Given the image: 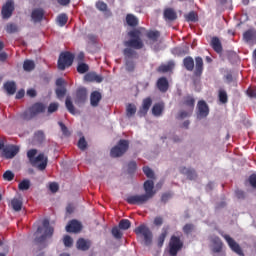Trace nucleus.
<instances>
[{
  "label": "nucleus",
  "instance_id": "1",
  "mask_svg": "<svg viewBox=\"0 0 256 256\" xmlns=\"http://www.w3.org/2000/svg\"><path fill=\"white\" fill-rule=\"evenodd\" d=\"M128 36L130 37V40L124 41V47L126 48L123 50V55L126 59H137V51L134 49L139 50L145 47V44L141 39V31L131 30L128 32Z\"/></svg>",
  "mask_w": 256,
  "mask_h": 256
},
{
  "label": "nucleus",
  "instance_id": "2",
  "mask_svg": "<svg viewBox=\"0 0 256 256\" xmlns=\"http://www.w3.org/2000/svg\"><path fill=\"white\" fill-rule=\"evenodd\" d=\"M144 191L145 194L142 195H131L126 198V202L129 205H145L150 199L155 197V182L153 180H146L144 182Z\"/></svg>",
  "mask_w": 256,
  "mask_h": 256
},
{
  "label": "nucleus",
  "instance_id": "3",
  "mask_svg": "<svg viewBox=\"0 0 256 256\" xmlns=\"http://www.w3.org/2000/svg\"><path fill=\"white\" fill-rule=\"evenodd\" d=\"M35 155H37V149H31L27 152V157L31 165L35 167L38 163H40L37 165V169H39V171H45L48 163L46 155L44 153H40L37 157H35Z\"/></svg>",
  "mask_w": 256,
  "mask_h": 256
},
{
  "label": "nucleus",
  "instance_id": "4",
  "mask_svg": "<svg viewBox=\"0 0 256 256\" xmlns=\"http://www.w3.org/2000/svg\"><path fill=\"white\" fill-rule=\"evenodd\" d=\"M42 225H43V227L39 226L35 233V235H37L39 233H43V229H44L43 235H41L40 237H36L34 240L35 243H37V244L45 243V239H47V237H53L54 229H53V227H51L49 220L44 219L42 222Z\"/></svg>",
  "mask_w": 256,
  "mask_h": 256
},
{
  "label": "nucleus",
  "instance_id": "5",
  "mask_svg": "<svg viewBox=\"0 0 256 256\" xmlns=\"http://www.w3.org/2000/svg\"><path fill=\"white\" fill-rule=\"evenodd\" d=\"M46 109L47 107L45 106V104L37 102L33 104L28 111L22 114V118L26 121H29V119H33V117H37V115L45 113Z\"/></svg>",
  "mask_w": 256,
  "mask_h": 256
},
{
  "label": "nucleus",
  "instance_id": "6",
  "mask_svg": "<svg viewBox=\"0 0 256 256\" xmlns=\"http://www.w3.org/2000/svg\"><path fill=\"white\" fill-rule=\"evenodd\" d=\"M127 151H129V141L121 139L120 141H118L117 145H115L110 150V156L114 159L117 157H123V155L126 154Z\"/></svg>",
  "mask_w": 256,
  "mask_h": 256
},
{
  "label": "nucleus",
  "instance_id": "7",
  "mask_svg": "<svg viewBox=\"0 0 256 256\" xmlns=\"http://www.w3.org/2000/svg\"><path fill=\"white\" fill-rule=\"evenodd\" d=\"M134 233H136L138 237L144 238L145 245H151V243H153V232H151L147 225L142 224L136 227Z\"/></svg>",
  "mask_w": 256,
  "mask_h": 256
},
{
  "label": "nucleus",
  "instance_id": "8",
  "mask_svg": "<svg viewBox=\"0 0 256 256\" xmlns=\"http://www.w3.org/2000/svg\"><path fill=\"white\" fill-rule=\"evenodd\" d=\"M74 59L75 55L71 52H62L58 59V69L60 71H65L67 67H71L73 65Z\"/></svg>",
  "mask_w": 256,
  "mask_h": 256
},
{
  "label": "nucleus",
  "instance_id": "9",
  "mask_svg": "<svg viewBox=\"0 0 256 256\" xmlns=\"http://www.w3.org/2000/svg\"><path fill=\"white\" fill-rule=\"evenodd\" d=\"M183 249V241L179 236H171L169 242V255L170 256H177V253Z\"/></svg>",
  "mask_w": 256,
  "mask_h": 256
},
{
  "label": "nucleus",
  "instance_id": "10",
  "mask_svg": "<svg viewBox=\"0 0 256 256\" xmlns=\"http://www.w3.org/2000/svg\"><path fill=\"white\" fill-rule=\"evenodd\" d=\"M220 235L223 237V239H225L231 251L236 253V255L245 256V253H243V249L241 248L239 243L235 241V239L231 238V236H229L228 234H224L223 232H221Z\"/></svg>",
  "mask_w": 256,
  "mask_h": 256
},
{
  "label": "nucleus",
  "instance_id": "11",
  "mask_svg": "<svg viewBox=\"0 0 256 256\" xmlns=\"http://www.w3.org/2000/svg\"><path fill=\"white\" fill-rule=\"evenodd\" d=\"M197 118L198 119H205L209 115V105H207V102L205 100L198 101L197 104Z\"/></svg>",
  "mask_w": 256,
  "mask_h": 256
},
{
  "label": "nucleus",
  "instance_id": "12",
  "mask_svg": "<svg viewBox=\"0 0 256 256\" xmlns=\"http://www.w3.org/2000/svg\"><path fill=\"white\" fill-rule=\"evenodd\" d=\"M13 11H15V3L13 2V0H8L2 7L1 13L3 19H9V17L13 15Z\"/></svg>",
  "mask_w": 256,
  "mask_h": 256
},
{
  "label": "nucleus",
  "instance_id": "13",
  "mask_svg": "<svg viewBox=\"0 0 256 256\" xmlns=\"http://www.w3.org/2000/svg\"><path fill=\"white\" fill-rule=\"evenodd\" d=\"M83 230V224L78 220H71L66 226L67 233H81Z\"/></svg>",
  "mask_w": 256,
  "mask_h": 256
},
{
  "label": "nucleus",
  "instance_id": "14",
  "mask_svg": "<svg viewBox=\"0 0 256 256\" xmlns=\"http://www.w3.org/2000/svg\"><path fill=\"white\" fill-rule=\"evenodd\" d=\"M151 105H153V100L151 97H147L142 101V107L138 111L139 117H145L147 113H149V109H151Z\"/></svg>",
  "mask_w": 256,
  "mask_h": 256
},
{
  "label": "nucleus",
  "instance_id": "15",
  "mask_svg": "<svg viewBox=\"0 0 256 256\" xmlns=\"http://www.w3.org/2000/svg\"><path fill=\"white\" fill-rule=\"evenodd\" d=\"M17 153H19V146L10 145L3 149L2 156H4L5 159H13Z\"/></svg>",
  "mask_w": 256,
  "mask_h": 256
},
{
  "label": "nucleus",
  "instance_id": "16",
  "mask_svg": "<svg viewBox=\"0 0 256 256\" xmlns=\"http://www.w3.org/2000/svg\"><path fill=\"white\" fill-rule=\"evenodd\" d=\"M243 39L246 43L256 45V29L250 28L243 33Z\"/></svg>",
  "mask_w": 256,
  "mask_h": 256
},
{
  "label": "nucleus",
  "instance_id": "17",
  "mask_svg": "<svg viewBox=\"0 0 256 256\" xmlns=\"http://www.w3.org/2000/svg\"><path fill=\"white\" fill-rule=\"evenodd\" d=\"M163 18L167 23H173V21H177V11L173 8H165Z\"/></svg>",
  "mask_w": 256,
  "mask_h": 256
},
{
  "label": "nucleus",
  "instance_id": "18",
  "mask_svg": "<svg viewBox=\"0 0 256 256\" xmlns=\"http://www.w3.org/2000/svg\"><path fill=\"white\" fill-rule=\"evenodd\" d=\"M180 173L185 175L189 181H195V179L198 177L197 171H195L193 168L181 167Z\"/></svg>",
  "mask_w": 256,
  "mask_h": 256
},
{
  "label": "nucleus",
  "instance_id": "19",
  "mask_svg": "<svg viewBox=\"0 0 256 256\" xmlns=\"http://www.w3.org/2000/svg\"><path fill=\"white\" fill-rule=\"evenodd\" d=\"M181 105L183 107H187V109H190V111H193L195 109V98L188 94L183 97Z\"/></svg>",
  "mask_w": 256,
  "mask_h": 256
},
{
  "label": "nucleus",
  "instance_id": "20",
  "mask_svg": "<svg viewBox=\"0 0 256 256\" xmlns=\"http://www.w3.org/2000/svg\"><path fill=\"white\" fill-rule=\"evenodd\" d=\"M210 47L215 51V53H223V44L217 36H213L210 41Z\"/></svg>",
  "mask_w": 256,
  "mask_h": 256
},
{
  "label": "nucleus",
  "instance_id": "21",
  "mask_svg": "<svg viewBox=\"0 0 256 256\" xmlns=\"http://www.w3.org/2000/svg\"><path fill=\"white\" fill-rule=\"evenodd\" d=\"M84 79L89 83H102L103 77L95 72H88L85 74Z\"/></svg>",
  "mask_w": 256,
  "mask_h": 256
},
{
  "label": "nucleus",
  "instance_id": "22",
  "mask_svg": "<svg viewBox=\"0 0 256 256\" xmlns=\"http://www.w3.org/2000/svg\"><path fill=\"white\" fill-rule=\"evenodd\" d=\"M156 85L161 93H167L169 91V81L165 77L159 78Z\"/></svg>",
  "mask_w": 256,
  "mask_h": 256
},
{
  "label": "nucleus",
  "instance_id": "23",
  "mask_svg": "<svg viewBox=\"0 0 256 256\" xmlns=\"http://www.w3.org/2000/svg\"><path fill=\"white\" fill-rule=\"evenodd\" d=\"M101 99H103L101 92L93 91L90 95V105L92 107H99V103L101 102Z\"/></svg>",
  "mask_w": 256,
  "mask_h": 256
},
{
  "label": "nucleus",
  "instance_id": "24",
  "mask_svg": "<svg viewBox=\"0 0 256 256\" xmlns=\"http://www.w3.org/2000/svg\"><path fill=\"white\" fill-rule=\"evenodd\" d=\"M85 101H87V88H78L75 103H85Z\"/></svg>",
  "mask_w": 256,
  "mask_h": 256
},
{
  "label": "nucleus",
  "instance_id": "25",
  "mask_svg": "<svg viewBox=\"0 0 256 256\" xmlns=\"http://www.w3.org/2000/svg\"><path fill=\"white\" fill-rule=\"evenodd\" d=\"M195 70L194 75L195 77H201L203 75V58L201 56H198L195 58Z\"/></svg>",
  "mask_w": 256,
  "mask_h": 256
},
{
  "label": "nucleus",
  "instance_id": "26",
  "mask_svg": "<svg viewBox=\"0 0 256 256\" xmlns=\"http://www.w3.org/2000/svg\"><path fill=\"white\" fill-rule=\"evenodd\" d=\"M76 247L80 251H89V249H91V241L85 240V238H79Z\"/></svg>",
  "mask_w": 256,
  "mask_h": 256
},
{
  "label": "nucleus",
  "instance_id": "27",
  "mask_svg": "<svg viewBox=\"0 0 256 256\" xmlns=\"http://www.w3.org/2000/svg\"><path fill=\"white\" fill-rule=\"evenodd\" d=\"M211 241L213 244V252L221 253V251H223V241H221V238L214 236Z\"/></svg>",
  "mask_w": 256,
  "mask_h": 256
},
{
  "label": "nucleus",
  "instance_id": "28",
  "mask_svg": "<svg viewBox=\"0 0 256 256\" xmlns=\"http://www.w3.org/2000/svg\"><path fill=\"white\" fill-rule=\"evenodd\" d=\"M44 15H45V12H43V9H35L32 11L31 18L34 23H39L43 21Z\"/></svg>",
  "mask_w": 256,
  "mask_h": 256
},
{
  "label": "nucleus",
  "instance_id": "29",
  "mask_svg": "<svg viewBox=\"0 0 256 256\" xmlns=\"http://www.w3.org/2000/svg\"><path fill=\"white\" fill-rule=\"evenodd\" d=\"M4 89L8 95H15L17 92V84L14 81H7L4 83Z\"/></svg>",
  "mask_w": 256,
  "mask_h": 256
},
{
  "label": "nucleus",
  "instance_id": "30",
  "mask_svg": "<svg viewBox=\"0 0 256 256\" xmlns=\"http://www.w3.org/2000/svg\"><path fill=\"white\" fill-rule=\"evenodd\" d=\"M183 65L186 71H193L195 69V60H193V57L187 56L183 59Z\"/></svg>",
  "mask_w": 256,
  "mask_h": 256
},
{
  "label": "nucleus",
  "instance_id": "31",
  "mask_svg": "<svg viewBox=\"0 0 256 256\" xmlns=\"http://www.w3.org/2000/svg\"><path fill=\"white\" fill-rule=\"evenodd\" d=\"M164 109L165 105L163 103H156L152 107V115H154V117H161V115H163Z\"/></svg>",
  "mask_w": 256,
  "mask_h": 256
},
{
  "label": "nucleus",
  "instance_id": "32",
  "mask_svg": "<svg viewBox=\"0 0 256 256\" xmlns=\"http://www.w3.org/2000/svg\"><path fill=\"white\" fill-rule=\"evenodd\" d=\"M126 23L129 27H137L139 25V18L134 14H127Z\"/></svg>",
  "mask_w": 256,
  "mask_h": 256
},
{
  "label": "nucleus",
  "instance_id": "33",
  "mask_svg": "<svg viewBox=\"0 0 256 256\" xmlns=\"http://www.w3.org/2000/svg\"><path fill=\"white\" fill-rule=\"evenodd\" d=\"M146 37L152 41V43H157V41H159V37H161V33L157 30H150L146 33Z\"/></svg>",
  "mask_w": 256,
  "mask_h": 256
},
{
  "label": "nucleus",
  "instance_id": "34",
  "mask_svg": "<svg viewBox=\"0 0 256 256\" xmlns=\"http://www.w3.org/2000/svg\"><path fill=\"white\" fill-rule=\"evenodd\" d=\"M168 233H169V228L162 229V233L159 235L157 239L158 247H163V244L165 243V239H167Z\"/></svg>",
  "mask_w": 256,
  "mask_h": 256
},
{
  "label": "nucleus",
  "instance_id": "35",
  "mask_svg": "<svg viewBox=\"0 0 256 256\" xmlns=\"http://www.w3.org/2000/svg\"><path fill=\"white\" fill-rule=\"evenodd\" d=\"M173 67H175V64L172 62H169L168 64H162L157 68L158 73H169V71H173Z\"/></svg>",
  "mask_w": 256,
  "mask_h": 256
},
{
  "label": "nucleus",
  "instance_id": "36",
  "mask_svg": "<svg viewBox=\"0 0 256 256\" xmlns=\"http://www.w3.org/2000/svg\"><path fill=\"white\" fill-rule=\"evenodd\" d=\"M185 19L188 23H197V21H199V16L195 11H191L185 15Z\"/></svg>",
  "mask_w": 256,
  "mask_h": 256
},
{
  "label": "nucleus",
  "instance_id": "37",
  "mask_svg": "<svg viewBox=\"0 0 256 256\" xmlns=\"http://www.w3.org/2000/svg\"><path fill=\"white\" fill-rule=\"evenodd\" d=\"M11 205H12V209H14V211H21V209L23 207V201H21L19 198H14L11 201Z\"/></svg>",
  "mask_w": 256,
  "mask_h": 256
},
{
  "label": "nucleus",
  "instance_id": "38",
  "mask_svg": "<svg viewBox=\"0 0 256 256\" xmlns=\"http://www.w3.org/2000/svg\"><path fill=\"white\" fill-rule=\"evenodd\" d=\"M137 113V106L135 104H128L126 106V116L131 118Z\"/></svg>",
  "mask_w": 256,
  "mask_h": 256
},
{
  "label": "nucleus",
  "instance_id": "39",
  "mask_svg": "<svg viewBox=\"0 0 256 256\" xmlns=\"http://www.w3.org/2000/svg\"><path fill=\"white\" fill-rule=\"evenodd\" d=\"M125 67H126V71H128V73H133V71H135V61L131 60V58H125Z\"/></svg>",
  "mask_w": 256,
  "mask_h": 256
},
{
  "label": "nucleus",
  "instance_id": "40",
  "mask_svg": "<svg viewBox=\"0 0 256 256\" xmlns=\"http://www.w3.org/2000/svg\"><path fill=\"white\" fill-rule=\"evenodd\" d=\"M30 187H31V181H29L28 179H24L18 184V189L20 191H28Z\"/></svg>",
  "mask_w": 256,
  "mask_h": 256
},
{
  "label": "nucleus",
  "instance_id": "41",
  "mask_svg": "<svg viewBox=\"0 0 256 256\" xmlns=\"http://www.w3.org/2000/svg\"><path fill=\"white\" fill-rule=\"evenodd\" d=\"M119 229L122 231H127V229L131 228V221L129 219H122L118 224Z\"/></svg>",
  "mask_w": 256,
  "mask_h": 256
},
{
  "label": "nucleus",
  "instance_id": "42",
  "mask_svg": "<svg viewBox=\"0 0 256 256\" xmlns=\"http://www.w3.org/2000/svg\"><path fill=\"white\" fill-rule=\"evenodd\" d=\"M67 21H69L67 14H60L57 17V23L60 27H65V25H67Z\"/></svg>",
  "mask_w": 256,
  "mask_h": 256
},
{
  "label": "nucleus",
  "instance_id": "43",
  "mask_svg": "<svg viewBox=\"0 0 256 256\" xmlns=\"http://www.w3.org/2000/svg\"><path fill=\"white\" fill-rule=\"evenodd\" d=\"M24 71H33L35 69V61L33 60H25L23 63Z\"/></svg>",
  "mask_w": 256,
  "mask_h": 256
},
{
  "label": "nucleus",
  "instance_id": "44",
  "mask_svg": "<svg viewBox=\"0 0 256 256\" xmlns=\"http://www.w3.org/2000/svg\"><path fill=\"white\" fill-rule=\"evenodd\" d=\"M193 114V110L187 108V110H182L178 113L177 119H187V117H191Z\"/></svg>",
  "mask_w": 256,
  "mask_h": 256
},
{
  "label": "nucleus",
  "instance_id": "45",
  "mask_svg": "<svg viewBox=\"0 0 256 256\" xmlns=\"http://www.w3.org/2000/svg\"><path fill=\"white\" fill-rule=\"evenodd\" d=\"M5 31L9 34L17 33V31H19V27L15 23H8L5 27Z\"/></svg>",
  "mask_w": 256,
  "mask_h": 256
},
{
  "label": "nucleus",
  "instance_id": "46",
  "mask_svg": "<svg viewBox=\"0 0 256 256\" xmlns=\"http://www.w3.org/2000/svg\"><path fill=\"white\" fill-rule=\"evenodd\" d=\"M65 105L69 113L75 115V106L73 105V102L71 101L70 97L66 98Z\"/></svg>",
  "mask_w": 256,
  "mask_h": 256
},
{
  "label": "nucleus",
  "instance_id": "47",
  "mask_svg": "<svg viewBox=\"0 0 256 256\" xmlns=\"http://www.w3.org/2000/svg\"><path fill=\"white\" fill-rule=\"evenodd\" d=\"M56 96L58 99H63L65 95H67V88L65 87H57L55 90Z\"/></svg>",
  "mask_w": 256,
  "mask_h": 256
},
{
  "label": "nucleus",
  "instance_id": "48",
  "mask_svg": "<svg viewBox=\"0 0 256 256\" xmlns=\"http://www.w3.org/2000/svg\"><path fill=\"white\" fill-rule=\"evenodd\" d=\"M111 233L115 239H121L123 237V232H121L119 226L113 227Z\"/></svg>",
  "mask_w": 256,
  "mask_h": 256
},
{
  "label": "nucleus",
  "instance_id": "49",
  "mask_svg": "<svg viewBox=\"0 0 256 256\" xmlns=\"http://www.w3.org/2000/svg\"><path fill=\"white\" fill-rule=\"evenodd\" d=\"M89 71V65L86 63H80L77 66V72L80 73V75H83Z\"/></svg>",
  "mask_w": 256,
  "mask_h": 256
},
{
  "label": "nucleus",
  "instance_id": "50",
  "mask_svg": "<svg viewBox=\"0 0 256 256\" xmlns=\"http://www.w3.org/2000/svg\"><path fill=\"white\" fill-rule=\"evenodd\" d=\"M218 98H219L220 103H223V104H225V103H227V101H229L227 92L225 90H219Z\"/></svg>",
  "mask_w": 256,
  "mask_h": 256
},
{
  "label": "nucleus",
  "instance_id": "51",
  "mask_svg": "<svg viewBox=\"0 0 256 256\" xmlns=\"http://www.w3.org/2000/svg\"><path fill=\"white\" fill-rule=\"evenodd\" d=\"M34 138L36 141H38V143H43V141H45V132H43L42 130H38L37 132H35Z\"/></svg>",
  "mask_w": 256,
  "mask_h": 256
},
{
  "label": "nucleus",
  "instance_id": "52",
  "mask_svg": "<svg viewBox=\"0 0 256 256\" xmlns=\"http://www.w3.org/2000/svg\"><path fill=\"white\" fill-rule=\"evenodd\" d=\"M59 109V103L57 102H52L48 106V114L51 115L52 113L57 112Z\"/></svg>",
  "mask_w": 256,
  "mask_h": 256
},
{
  "label": "nucleus",
  "instance_id": "53",
  "mask_svg": "<svg viewBox=\"0 0 256 256\" xmlns=\"http://www.w3.org/2000/svg\"><path fill=\"white\" fill-rule=\"evenodd\" d=\"M143 173L146 175V177H148V179H154L155 178V173L148 166L143 167Z\"/></svg>",
  "mask_w": 256,
  "mask_h": 256
},
{
  "label": "nucleus",
  "instance_id": "54",
  "mask_svg": "<svg viewBox=\"0 0 256 256\" xmlns=\"http://www.w3.org/2000/svg\"><path fill=\"white\" fill-rule=\"evenodd\" d=\"M96 9H98V11H102V12L107 11V9H108L107 3L103 2V1L96 2Z\"/></svg>",
  "mask_w": 256,
  "mask_h": 256
},
{
  "label": "nucleus",
  "instance_id": "55",
  "mask_svg": "<svg viewBox=\"0 0 256 256\" xmlns=\"http://www.w3.org/2000/svg\"><path fill=\"white\" fill-rule=\"evenodd\" d=\"M3 179L5 181H13V179H15V174L11 172V170H8L3 174Z\"/></svg>",
  "mask_w": 256,
  "mask_h": 256
},
{
  "label": "nucleus",
  "instance_id": "56",
  "mask_svg": "<svg viewBox=\"0 0 256 256\" xmlns=\"http://www.w3.org/2000/svg\"><path fill=\"white\" fill-rule=\"evenodd\" d=\"M78 148L81 151H85V149H87V141L85 140V137H82V138L79 139Z\"/></svg>",
  "mask_w": 256,
  "mask_h": 256
},
{
  "label": "nucleus",
  "instance_id": "57",
  "mask_svg": "<svg viewBox=\"0 0 256 256\" xmlns=\"http://www.w3.org/2000/svg\"><path fill=\"white\" fill-rule=\"evenodd\" d=\"M194 229H195V226L193 224H186L183 227V233H185V235H189L190 233H193Z\"/></svg>",
  "mask_w": 256,
  "mask_h": 256
},
{
  "label": "nucleus",
  "instance_id": "58",
  "mask_svg": "<svg viewBox=\"0 0 256 256\" xmlns=\"http://www.w3.org/2000/svg\"><path fill=\"white\" fill-rule=\"evenodd\" d=\"M137 171V162L131 161L128 163V173H135Z\"/></svg>",
  "mask_w": 256,
  "mask_h": 256
},
{
  "label": "nucleus",
  "instance_id": "59",
  "mask_svg": "<svg viewBox=\"0 0 256 256\" xmlns=\"http://www.w3.org/2000/svg\"><path fill=\"white\" fill-rule=\"evenodd\" d=\"M64 245L65 247H73V238L71 236L66 235L64 236Z\"/></svg>",
  "mask_w": 256,
  "mask_h": 256
},
{
  "label": "nucleus",
  "instance_id": "60",
  "mask_svg": "<svg viewBox=\"0 0 256 256\" xmlns=\"http://www.w3.org/2000/svg\"><path fill=\"white\" fill-rule=\"evenodd\" d=\"M169 199H171V193H164L161 196V203H163V205H166L169 202Z\"/></svg>",
  "mask_w": 256,
  "mask_h": 256
},
{
  "label": "nucleus",
  "instance_id": "61",
  "mask_svg": "<svg viewBox=\"0 0 256 256\" xmlns=\"http://www.w3.org/2000/svg\"><path fill=\"white\" fill-rule=\"evenodd\" d=\"M49 190L51 191V193H57V191H59V184H57L56 182H51L49 184Z\"/></svg>",
  "mask_w": 256,
  "mask_h": 256
},
{
  "label": "nucleus",
  "instance_id": "62",
  "mask_svg": "<svg viewBox=\"0 0 256 256\" xmlns=\"http://www.w3.org/2000/svg\"><path fill=\"white\" fill-rule=\"evenodd\" d=\"M246 93L248 97H251L252 99H256V87L248 88Z\"/></svg>",
  "mask_w": 256,
  "mask_h": 256
},
{
  "label": "nucleus",
  "instance_id": "63",
  "mask_svg": "<svg viewBox=\"0 0 256 256\" xmlns=\"http://www.w3.org/2000/svg\"><path fill=\"white\" fill-rule=\"evenodd\" d=\"M249 183L253 189H256V174H252L249 177Z\"/></svg>",
  "mask_w": 256,
  "mask_h": 256
},
{
  "label": "nucleus",
  "instance_id": "64",
  "mask_svg": "<svg viewBox=\"0 0 256 256\" xmlns=\"http://www.w3.org/2000/svg\"><path fill=\"white\" fill-rule=\"evenodd\" d=\"M235 196L237 199H245V191L237 189L235 191Z\"/></svg>",
  "mask_w": 256,
  "mask_h": 256
}]
</instances>
